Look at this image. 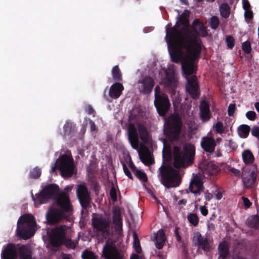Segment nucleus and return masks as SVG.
I'll return each mask as SVG.
<instances>
[{"label": "nucleus", "mask_w": 259, "mask_h": 259, "mask_svg": "<svg viewBox=\"0 0 259 259\" xmlns=\"http://www.w3.org/2000/svg\"><path fill=\"white\" fill-rule=\"evenodd\" d=\"M242 200H243V202L244 205L246 208H249V207H250V206L251 205L252 203H251V202L250 201V200L247 198H246L245 197H242Z\"/></svg>", "instance_id": "nucleus-55"}, {"label": "nucleus", "mask_w": 259, "mask_h": 259, "mask_svg": "<svg viewBox=\"0 0 259 259\" xmlns=\"http://www.w3.org/2000/svg\"><path fill=\"white\" fill-rule=\"evenodd\" d=\"M46 218L49 224L53 225L66 219V215L61 210L52 206L48 209Z\"/></svg>", "instance_id": "nucleus-13"}, {"label": "nucleus", "mask_w": 259, "mask_h": 259, "mask_svg": "<svg viewBox=\"0 0 259 259\" xmlns=\"http://www.w3.org/2000/svg\"><path fill=\"white\" fill-rule=\"evenodd\" d=\"M187 219L189 222L194 227L197 226L199 223V218L196 213H189L187 215Z\"/></svg>", "instance_id": "nucleus-38"}, {"label": "nucleus", "mask_w": 259, "mask_h": 259, "mask_svg": "<svg viewBox=\"0 0 259 259\" xmlns=\"http://www.w3.org/2000/svg\"><path fill=\"white\" fill-rule=\"evenodd\" d=\"M210 26L211 29L215 30L220 24V21L217 16H213L211 17L209 21Z\"/></svg>", "instance_id": "nucleus-42"}, {"label": "nucleus", "mask_w": 259, "mask_h": 259, "mask_svg": "<svg viewBox=\"0 0 259 259\" xmlns=\"http://www.w3.org/2000/svg\"><path fill=\"white\" fill-rule=\"evenodd\" d=\"M220 14L222 17L227 18L230 14V8L227 3L223 4L220 7Z\"/></svg>", "instance_id": "nucleus-36"}, {"label": "nucleus", "mask_w": 259, "mask_h": 259, "mask_svg": "<svg viewBox=\"0 0 259 259\" xmlns=\"http://www.w3.org/2000/svg\"><path fill=\"white\" fill-rule=\"evenodd\" d=\"M17 258L19 259H33L30 248L26 245H18Z\"/></svg>", "instance_id": "nucleus-21"}, {"label": "nucleus", "mask_w": 259, "mask_h": 259, "mask_svg": "<svg viewBox=\"0 0 259 259\" xmlns=\"http://www.w3.org/2000/svg\"><path fill=\"white\" fill-rule=\"evenodd\" d=\"M193 241L196 245L201 247L205 252H210L211 247L207 237H204L200 232H197L194 234Z\"/></svg>", "instance_id": "nucleus-17"}, {"label": "nucleus", "mask_w": 259, "mask_h": 259, "mask_svg": "<svg viewBox=\"0 0 259 259\" xmlns=\"http://www.w3.org/2000/svg\"><path fill=\"white\" fill-rule=\"evenodd\" d=\"M205 170L209 175L214 176L220 172L221 169L214 162L209 161L205 165Z\"/></svg>", "instance_id": "nucleus-28"}, {"label": "nucleus", "mask_w": 259, "mask_h": 259, "mask_svg": "<svg viewBox=\"0 0 259 259\" xmlns=\"http://www.w3.org/2000/svg\"><path fill=\"white\" fill-rule=\"evenodd\" d=\"M200 117L204 121H208L210 118L209 107L208 104L204 103L201 104L200 107Z\"/></svg>", "instance_id": "nucleus-30"}, {"label": "nucleus", "mask_w": 259, "mask_h": 259, "mask_svg": "<svg viewBox=\"0 0 259 259\" xmlns=\"http://www.w3.org/2000/svg\"><path fill=\"white\" fill-rule=\"evenodd\" d=\"M200 23L199 20L195 19L187 33L181 32L174 42L171 41L167 45L171 61L181 62L182 72L187 80L186 91L195 99L200 95L198 81L193 75L197 70L194 61L199 58L202 50L201 41L197 39L199 33L196 28Z\"/></svg>", "instance_id": "nucleus-1"}, {"label": "nucleus", "mask_w": 259, "mask_h": 259, "mask_svg": "<svg viewBox=\"0 0 259 259\" xmlns=\"http://www.w3.org/2000/svg\"><path fill=\"white\" fill-rule=\"evenodd\" d=\"M36 223L34 217L29 213L20 217L17 222V235L25 240L31 238L35 233Z\"/></svg>", "instance_id": "nucleus-4"}, {"label": "nucleus", "mask_w": 259, "mask_h": 259, "mask_svg": "<svg viewBox=\"0 0 259 259\" xmlns=\"http://www.w3.org/2000/svg\"><path fill=\"white\" fill-rule=\"evenodd\" d=\"M113 221L115 225H120L122 223L120 210L115 209L113 211Z\"/></svg>", "instance_id": "nucleus-37"}, {"label": "nucleus", "mask_w": 259, "mask_h": 259, "mask_svg": "<svg viewBox=\"0 0 259 259\" xmlns=\"http://www.w3.org/2000/svg\"><path fill=\"white\" fill-rule=\"evenodd\" d=\"M54 204L64 213L71 212L72 211L69 196L65 193L62 192L58 194L54 200Z\"/></svg>", "instance_id": "nucleus-12"}, {"label": "nucleus", "mask_w": 259, "mask_h": 259, "mask_svg": "<svg viewBox=\"0 0 259 259\" xmlns=\"http://www.w3.org/2000/svg\"><path fill=\"white\" fill-rule=\"evenodd\" d=\"M182 125V122L179 116L169 117L164 128V134L169 141L177 142L179 140Z\"/></svg>", "instance_id": "nucleus-6"}, {"label": "nucleus", "mask_w": 259, "mask_h": 259, "mask_svg": "<svg viewBox=\"0 0 259 259\" xmlns=\"http://www.w3.org/2000/svg\"><path fill=\"white\" fill-rule=\"evenodd\" d=\"M178 82V78L175 72L166 73L165 83L167 87L174 90L177 86Z\"/></svg>", "instance_id": "nucleus-22"}, {"label": "nucleus", "mask_w": 259, "mask_h": 259, "mask_svg": "<svg viewBox=\"0 0 259 259\" xmlns=\"http://www.w3.org/2000/svg\"><path fill=\"white\" fill-rule=\"evenodd\" d=\"M103 254L106 259H125L124 256L108 241L103 248Z\"/></svg>", "instance_id": "nucleus-15"}, {"label": "nucleus", "mask_w": 259, "mask_h": 259, "mask_svg": "<svg viewBox=\"0 0 259 259\" xmlns=\"http://www.w3.org/2000/svg\"><path fill=\"white\" fill-rule=\"evenodd\" d=\"M68 227L66 225H60L51 230L50 235V243L54 247H58L63 244L66 238Z\"/></svg>", "instance_id": "nucleus-10"}, {"label": "nucleus", "mask_w": 259, "mask_h": 259, "mask_svg": "<svg viewBox=\"0 0 259 259\" xmlns=\"http://www.w3.org/2000/svg\"><path fill=\"white\" fill-rule=\"evenodd\" d=\"M201 146L205 151L212 153L216 146V142L213 138L204 137L201 140Z\"/></svg>", "instance_id": "nucleus-20"}, {"label": "nucleus", "mask_w": 259, "mask_h": 259, "mask_svg": "<svg viewBox=\"0 0 259 259\" xmlns=\"http://www.w3.org/2000/svg\"><path fill=\"white\" fill-rule=\"evenodd\" d=\"M122 166H123V171H124V172L125 175L129 179H130L131 180H133V176L132 175V173L130 171V170H129V169L128 168V167H127V166L126 165V164L125 163H123L122 164Z\"/></svg>", "instance_id": "nucleus-51"}, {"label": "nucleus", "mask_w": 259, "mask_h": 259, "mask_svg": "<svg viewBox=\"0 0 259 259\" xmlns=\"http://www.w3.org/2000/svg\"><path fill=\"white\" fill-rule=\"evenodd\" d=\"M242 159L246 164H252L254 160L252 153L248 149L243 150L242 153Z\"/></svg>", "instance_id": "nucleus-31"}, {"label": "nucleus", "mask_w": 259, "mask_h": 259, "mask_svg": "<svg viewBox=\"0 0 259 259\" xmlns=\"http://www.w3.org/2000/svg\"><path fill=\"white\" fill-rule=\"evenodd\" d=\"M243 8L245 11L249 10L250 8V5L248 0H242Z\"/></svg>", "instance_id": "nucleus-54"}, {"label": "nucleus", "mask_w": 259, "mask_h": 259, "mask_svg": "<svg viewBox=\"0 0 259 259\" xmlns=\"http://www.w3.org/2000/svg\"><path fill=\"white\" fill-rule=\"evenodd\" d=\"M244 16L245 18L248 19H252L253 18V13L250 10L245 11Z\"/></svg>", "instance_id": "nucleus-58"}, {"label": "nucleus", "mask_w": 259, "mask_h": 259, "mask_svg": "<svg viewBox=\"0 0 259 259\" xmlns=\"http://www.w3.org/2000/svg\"><path fill=\"white\" fill-rule=\"evenodd\" d=\"M76 132V125L72 122L66 121L63 126V136L64 137L70 136Z\"/></svg>", "instance_id": "nucleus-29"}, {"label": "nucleus", "mask_w": 259, "mask_h": 259, "mask_svg": "<svg viewBox=\"0 0 259 259\" xmlns=\"http://www.w3.org/2000/svg\"><path fill=\"white\" fill-rule=\"evenodd\" d=\"M203 188V182L199 178L194 179L190 183L189 189L194 194L199 193Z\"/></svg>", "instance_id": "nucleus-25"}, {"label": "nucleus", "mask_w": 259, "mask_h": 259, "mask_svg": "<svg viewBox=\"0 0 259 259\" xmlns=\"http://www.w3.org/2000/svg\"><path fill=\"white\" fill-rule=\"evenodd\" d=\"M247 225L250 228L257 229L259 226V216L253 215L249 217L247 220Z\"/></svg>", "instance_id": "nucleus-32"}, {"label": "nucleus", "mask_w": 259, "mask_h": 259, "mask_svg": "<svg viewBox=\"0 0 259 259\" xmlns=\"http://www.w3.org/2000/svg\"><path fill=\"white\" fill-rule=\"evenodd\" d=\"M112 75L113 79L115 81H120L122 80V74L118 65H116L113 67L112 69Z\"/></svg>", "instance_id": "nucleus-35"}, {"label": "nucleus", "mask_w": 259, "mask_h": 259, "mask_svg": "<svg viewBox=\"0 0 259 259\" xmlns=\"http://www.w3.org/2000/svg\"><path fill=\"white\" fill-rule=\"evenodd\" d=\"M242 49L245 53L247 54H250L252 50L250 42L248 40L243 42L242 44Z\"/></svg>", "instance_id": "nucleus-44"}, {"label": "nucleus", "mask_w": 259, "mask_h": 259, "mask_svg": "<svg viewBox=\"0 0 259 259\" xmlns=\"http://www.w3.org/2000/svg\"><path fill=\"white\" fill-rule=\"evenodd\" d=\"M124 90L122 84L119 82L113 83L110 88L109 95L113 99H117L121 95Z\"/></svg>", "instance_id": "nucleus-23"}, {"label": "nucleus", "mask_w": 259, "mask_h": 259, "mask_svg": "<svg viewBox=\"0 0 259 259\" xmlns=\"http://www.w3.org/2000/svg\"><path fill=\"white\" fill-rule=\"evenodd\" d=\"M41 174V169L36 166L30 170L29 177L31 179H36L40 177Z\"/></svg>", "instance_id": "nucleus-40"}, {"label": "nucleus", "mask_w": 259, "mask_h": 259, "mask_svg": "<svg viewBox=\"0 0 259 259\" xmlns=\"http://www.w3.org/2000/svg\"><path fill=\"white\" fill-rule=\"evenodd\" d=\"M67 248L74 249L76 247V244L74 242L72 241L70 239H67V238L65 239L63 243Z\"/></svg>", "instance_id": "nucleus-47"}, {"label": "nucleus", "mask_w": 259, "mask_h": 259, "mask_svg": "<svg viewBox=\"0 0 259 259\" xmlns=\"http://www.w3.org/2000/svg\"><path fill=\"white\" fill-rule=\"evenodd\" d=\"M85 111L89 114H92L95 112L94 108L90 105H88L85 107Z\"/></svg>", "instance_id": "nucleus-61"}, {"label": "nucleus", "mask_w": 259, "mask_h": 259, "mask_svg": "<svg viewBox=\"0 0 259 259\" xmlns=\"http://www.w3.org/2000/svg\"><path fill=\"white\" fill-rule=\"evenodd\" d=\"M128 139L132 147L137 149L139 145V137L135 125L130 123L128 129Z\"/></svg>", "instance_id": "nucleus-19"}, {"label": "nucleus", "mask_w": 259, "mask_h": 259, "mask_svg": "<svg viewBox=\"0 0 259 259\" xmlns=\"http://www.w3.org/2000/svg\"><path fill=\"white\" fill-rule=\"evenodd\" d=\"M246 116L249 120L253 121L256 117V114L253 111H249L246 112Z\"/></svg>", "instance_id": "nucleus-50"}, {"label": "nucleus", "mask_w": 259, "mask_h": 259, "mask_svg": "<svg viewBox=\"0 0 259 259\" xmlns=\"http://www.w3.org/2000/svg\"><path fill=\"white\" fill-rule=\"evenodd\" d=\"M200 210L201 213L203 215L206 216L207 215L208 209H207V208L205 206H201L200 207Z\"/></svg>", "instance_id": "nucleus-62"}, {"label": "nucleus", "mask_w": 259, "mask_h": 259, "mask_svg": "<svg viewBox=\"0 0 259 259\" xmlns=\"http://www.w3.org/2000/svg\"><path fill=\"white\" fill-rule=\"evenodd\" d=\"M81 257L82 259H97V255L92 251L88 250H85L83 252Z\"/></svg>", "instance_id": "nucleus-41"}, {"label": "nucleus", "mask_w": 259, "mask_h": 259, "mask_svg": "<svg viewBox=\"0 0 259 259\" xmlns=\"http://www.w3.org/2000/svg\"><path fill=\"white\" fill-rule=\"evenodd\" d=\"M133 237H134V247L135 248V251L137 253H140L142 251V249L141 247L140 241H139L137 234L135 232L133 233Z\"/></svg>", "instance_id": "nucleus-39"}, {"label": "nucleus", "mask_w": 259, "mask_h": 259, "mask_svg": "<svg viewBox=\"0 0 259 259\" xmlns=\"http://www.w3.org/2000/svg\"><path fill=\"white\" fill-rule=\"evenodd\" d=\"M18 245L13 243L8 244L2 253V259H17Z\"/></svg>", "instance_id": "nucleus-18"}, {"label": "nucleus", "mask_w": 259, "mask_h": 259, "mask_svg": "<svg viewBox=\"0 0 259 259\" xmlns=\"http://www.w3.org/2000/svg\"><path fill=\"white\" fill-rule=\"evenodd\" d=\"M198 26H199V30L201 33V35L203 37H206L208 35L206 27L205 26L204 24L201 22Z\"/></svg>", "instance_id": "nucleus-46"}, {"label": "nucleus", "mask_w": 259, "mask_h": 259, "mask_svg": "<svg viewBox=\"0 0 259 259\" xmlns=\"http://www.w3.org/2000/svg\"><path fill=\"white\" fill-rule=\"evenodd\" d=\"M251 134L256 137H257L259 135V127H253L251 130Z\"/></svg>", "instance_id": "nucleus-59"}, {"label": "nucleus", "mask_w": 259, "mask_h": 259, "mask_svg": "<svg viewBox=\"0 0 259 259\" xmlns=\"http://www.w3.org/2000/svg\"><path fill=\"white\" fill-rule=\"evenodd\" d=\"M92 225L96 235L101 239H107L110 235V221L107 218L94 213L92 219Z\"/></svg>", "instance_id": "nucleus-7"}, {"label": "nucleus", "mask_w": 259, "mask_h": 259, "mask_svg": "<svg viewBox=\"0 0 259 259\" xmlns=\"http://www.w3.org/2000/svg\"><path fill=\"white\" fill-rule=\"evenodd\" d=\"M195 154V146L191 144H185L182 150L179 146H174V166L176 168L188 167L193 163Z\"/></svg>", "instance_id": "nucleus-3"}, {"label": "nucleus", "mask_w": 259, "mask_h": 259, "mask_svg": "<svg viewBox=\"0 0 259 259\" xmlns=\"http://www.w3.org/2000/svg\"><path fill=\"white\" fill-rule=\"evenodd\" d=\"M217 133L222 134L224 133V125L223 123L221 121H218L213 126Z\"/></svg>", "instance_id": "nucleus-45"}, {"label": "nucleus", "mask_w": 259, "mask_h": 259, "mask_svg": "<svg viewBox=\"0 0 259 259\" xmlns=\"http://www.w3.org/2000/svg\"><path fill=\"white\" fill-rule=\"evenodd\" d=\"M141 160L145 165H150L153 163L152 160L149 157L144 158L141 157Z\"/></svg>", "instance_id": "nucleus-53"}, {"label": "nucleus", "mask_w": 259, "mask_h": 259, "mask_svg": "<svg viewBox=\"0 0 259 259\" xmlns=\"http://www.w3.org/2000/svg\"><path fill=\"white\" fill-rule=\"evenodd\" d=\"M189 16V11H185L180 16V22L183 26L180 29V26L178 24V21L175 25L173 27L166 28L165 39L167 45L168 42L171 41L175 42L176 37L180 36L181 32H185L187 33L189 30V20L188 19Z\"/></svg>", "instance_id": "nucleus-5"}, {"label": "nucleus", "mask_w": 259, "mask_h": 259, "mask_svg": "<svg viewBox=\"0 0 259 259\" xmlns=\"http://www.w3.org/2000/svg\"><path fill=\"white\" fill-rule=\"evenodd\" d=\"M179 228L178 227H176L175 229L174 233L177 241L180 242L181 241V237L179 234Z\"/></svg>", "instance_id": "nucleus-60"}, {"label": "nucleus", "mask_w": 259, "mask_h": 259, "mask_svg": "<svg viewBox=\"0 0 259 259\" xmlns=\"http://www.w3.org/2000/svg\"><path fill=\"white\" fill-rule=\"evenodd\" d=\"M165 240L166 237L163 230H159L155 236V245L156 248L159 249L162 248Z\"/></svg>", "instance_id": "nucleus-27"}, {"label": "nucleus", "mask_w": 259, "mask_h": 259, "mask_svg": "<svg viewBox=\"0 0 259 259\" xmlns=\"http://www.w3.org/2000/svg\"><path fill=\"white\" fill-rule=\"evenodd\" d=\"M155 98L156 97H160L162 95H165L166 94L160 93V89L158 86H156L155 88Z\"/></svg>", "instance_id": "nucleus-57"}, {"label": "nucleus", "mask_w": 259, "mask_h": 259, "mask_svg": "<svg viewBox=\"0 0 259 259\" xmlns=\"http://www.w3.org/2000/svg\"><path fill=\"white\" fill-rule=\"evenodd\" d=\"M154 105L158 114L164 116L168 111L170 104L166 95L156 97L154 100Z\"/></svg>", "instance_id": "nucleus-14"}, {"label": "nucleus", "mask_w": 259, "mask_h": 259, "mask_svg": "<svg viewBox=\"0 0 259 259\" xmlns=\"http://www.w3.org/2000/svg\"><path fill=\"white\" fill-rule=\"evenodd\" d=\"M236 110V106L234 104H230L228 107V113L229 116H232L234 115Z\"/></svg>", "instance_id": "nucleus-52"}, {"label": "nucleus", "mask_w": 259, "mask_h": 259, "mask_svg": "<svg viewBox=\"0 0 259 259\" xmlns=\"http://www.w3.org/2000/svg\"><path fill=\"white\" fill-rule=\"evenodd\" d=\"M138 131L140 139L144 143H147L149 140V135L146 127L140 124L138 126Z\"/></svg>", "instance_id": "nucleus-33"}, {"label": "nucleus", "mask_w": 259, "mask_h": 259, "mask_svg": "<svg viewBox=\"0 0 259 259\" xmlns=\"http://www.w3.org/2000/svg\"><path fill=\"white\" fill-rule=\"evenodd\" d=\"M162 163L159 168L161 180L166 188L178 187L182 182L179 170L175 169L169 163L172 159V152L169 145L164 144L162 150Z\"/></svg>", "instance_id": "nucleus-2"}, {"label": "nucleus", "mask_w": 259, "mask_h": 259, "mask_svg": "<svg viewBox=\"0 0 259 259\" xmlns=\"http://www.w3.org/2000/svg\"><path fill=\"white\" fill-rule=\"evenodd\" d=\"M115 225V230L118 233V234H120L122 231V223L120 225Z\"/></svg>", "instance_id": "nucleus-63"}, {"label": "nucleus", "mask_w": 259, "mask_h": 259, "mask_svg": "<svg viewBox=\"0 0 259 259\" xmlns=\"http://www.w3.org/2000/svg\"><path fill=\"white\" fill-rule=\"evenodd\" d=\"M250 129L249 125L242 124L238 127V134L241 138H246L249 135Z\"/></svg>", "instance_id": "nucleus-34"}, {"label": "nucleus", "mask_w": 259, "mask_h": 259, "mask_svg": "<svg viewBox=\"0 0 259 259\" xmlns=\"http://www.w3.org/2000/svg\"><path fill=\"white\" fill-rule=\"evenodd\" d=\"M89 122L91 125V131L92 132L95 131L96 130V126L95 122L92 120H90Z\"/></svg>", "instance_id": "nucleus-64"}, {"label": "nucleus", "mask_w": 259, "mask_h": 259, "mask_svg": "<svg viewBox=\"0 0 259 259\" xmlns=\"http://www.w3.org/2000/svg\"><path fill=\"white\" fill-rule=\"evenodd\" d=\"M59 186L55 184H52L46 186L39 193L35 195L33 198L35 205H38L47 203L51 199H54L58 195Z\"/></svg>", "instance_id": "nucleus-8"}, {"label": "nucleus", "mask_w": 259, "mask_h": 259, "mask_svg": "<svg viewBox=\"0 0 259 259\" xmlns=\"http://www.w3.org/2000/svg\"><path fill=\"white\" fill-rule=\"evenodd\" d=\"M226 41L228 48L232 49L234 47L235 39L233 36L231 35L227 36Z\"/></svg>", "instance_id": "nucleus-48"}, {"label": "nucleus", "mask_w": 259, "mask_h": 259, "mask_svg": "<svg viewBox=\"0 0 259 259\" xmlns=\"http://www.w3.org/2000/svg\"><path fill=\"white\" fill-rule=\"evenodd\" d=\"M135 175L142 182H147L148 181V178L146 174L140 169L136 170Z\"/></svg>", "instance_id": "nucleus-43"}, {"label": "nucleus", "mask_w": 259, "mask_h": 259, "mask_svg": "<svg viewBox=\"0 0 259 259\" xmlns=\"http://www.w3.org/2000/svg\"><path fill=\"white\" fill-rule=\"evenodd\" d=\"M230 171L233 173L234 175L237 177H240L241 176V172L239 169H237L234 167H231L229 169Z\"/></svg>", "instance_id": "nucleus-56"}, {"label": "nucleus", "mask_w": 259, "mask_h": 259, "mask_svg": "<svg viewBox=\"0 0 259 259\" xmlns=\"http://www.w3.org/2000/svg\"><path fill=\"white\" fill-rule=\"evenodd\" d=\"M256 172L254 170L251 171L247 176H245V175L243 174L242 176V180L244 186L246 187L253 186L256 179Z\"/></svg>", "instance_id": "nucleus-24"}, {"label": "nucleus", "mask_w": 259, "mask_h": 259, "mask_svg": "<svg viewBox=\"0 0 259 259\" xmlns=\"http://www.w3.org/2000/svg\"><path fill=\"white\" fill-rule=\"evenodd\" d=\"M139 90L141 93L144 95L149 94L152 91L155 85L154 79L150 76H146L142 79L139 81Z\"/></svg>", "instance_id": "nucleus-16"}, {"label": "nucleus", "mask_w": 259, "mask_h": 259, "mask_svg": "<svg viewBox=\"0 0 259 259\" xmlns=\"http://www.w3.org/2000/svg\"><path fill=\"white\" fill-rule=\"evenodd\" d=\"M110 196L114 202L117 200V192L115 187L112 186L110 190Z\"/></svg>", "instance_id": "nucleus-49"}, {"label": "nucleus", "mask_w": 259, "mask_h": 259, "mask_svg": "<svg viewBox=\"0 0 259 259\" xmlns=\"http://www.w3.org/2000/svg\"><path fill=\"white\" fill-rule=\"evenodd\" d=\"M219 256L218 259H226L229 254V249L226 241L220 243L218 246Z\"/></svg>", "instance_id": "nucleus-26"}, {"label": "nucleus", "mask_w": 259, "mask_h": 259, "mask_svg": "<svg viewBox=\"0 0 259 259\" xmlns=\"http://www.w3.org/2000/svg\"><path fill=\"white\" fill-rule=\"evenodd\" d=\"M56 165L64 178H70L75 172L73 159L70 156L66 154L61 155L56 160Z\"/></svg>", "instance_id": "nucleus-9"}, {"label": "nucleus", "mask_w": 259, "mask_h": 259, "mask_svg": "<svg viewBox=\"0 0 259 259\" xmlns=\"http://www.w3.org/2000/svg\"><path fill=\"white\" fill-rule=\"evenodd\" d=\"M76 196L82 209L87 210L91 207L92 198L91 192L84 183L77 185Z\"/></svg>", "instance_id": "nucleus-11"}]
</instances>
